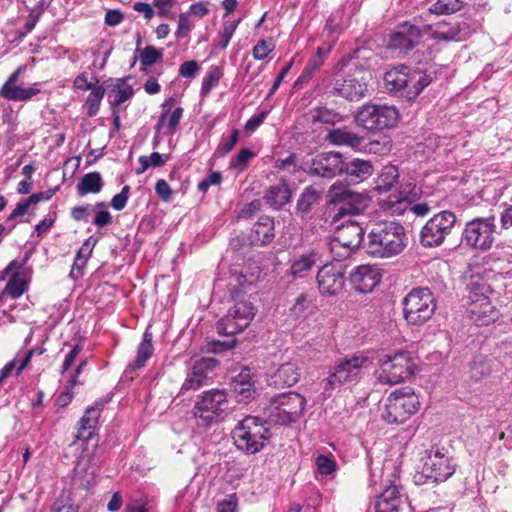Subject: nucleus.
Returning <instances> with one entry per match:
<instances>
[{
    "mask_svg": "<svg viewBox=\"0 0 512 512\" xmlns=\"http://www.w3.org/2000/svg\"><path fill=\"white\" fill-rule=\"evenodd\" d=\"M406 245L404 227L395 221H383L371 227L365 247L372 256L389 258L400 254Z\"/></svg>",
    "mask_w": 512,
    "mask_h": 512,
    "instance_id": "1",
    "label": "nucleus"
},
{
    "mask_svg": "<svg viewBox=\"0 0 512 512\" xmlns=\"http://www.w3.org/2000/svg\"><path fill=\"white\" fill-rule=\"evenodd\" d=\"M398 483V470L392 462H386L379 475L371 469L370 484L375 491L376 512H400L402 498Z\"/></svg>",
    "mask_w": 512,
    "mask_h": 512,
    "instance_id": "2",
    "label": "nucleus"
},
{
    "mask_svg": "<svg viewBox=\"0 0 512 512\" xmlns=\"http://www.w3.org/2000/svg\"><path fill=\"white\" fill-rule=\"evenodd\" d=\"M369 359L363 353H355L337 360L328 370L323 380L324 392L331 394L333 390L344 385H353L360 381L363 369L367 368Z\"/></svg>",
    "mask_w": 512,
    "mask_h": 512,
    "instance_id": "3",
    "label": "nucleus"
},
{
    "mask_svg": "<svg viewBox=\"0 0 512 512\" xmlns=\"http://www.w3.org/2000/svg\"><path fill=\"white\" fill-rule=\"evenodd\" d=\"M232 437L238 450L252 455L265 447L270 434L264 420L255 416H246L233 429Z\"/></svg>",
    "mask_w": 512,
    "mask_h": 512,
    "instance_id": "4",
    "label": "nucleus"
},
{
    "mask_svg": "<svg viewBox=\"0 0 512 512\" xmlns=\"http://www.w3.org/2000/svg\"><path fill=\"white\" fill-rule=\"evenodd\" d=\"M229 410V401L225 389H211L199 394L194 402L192 416L197 425L209 427L217 422Z\"/></svg>",
    "mask_w": 512,
    "mask_h": 512,
    "instance_id": "5",
    "label": "nucleus"
},
{
    "mask_svg": "<svg viewBox=\"0 0 512 512\" xmlns=\"http://www.w3.org/2000/svg\"><path fill=\"white\" fill-rule=\"evenodd\" d=\"M430 82V76L421 71L410 72L405 65L395 67L384 75L386 90L390 93L403 90L408 100L415 99Z\"/></svg>",
    "mask_w": 512,
    "mask_h": 512,
    "instance_id": "6",
    "label": "nucleus"
},
{
    "mask_svg": "<svg viewBox=\"0 0 512 512\" xmlns=\"http://www.w3.org/2000/svg\"><path fill=\"white\" fill-rule=\"evenodd\" d=\"M241 288L234 286L231 297L234 301L227 314L217 322V331L223 335H235L242 332L253 320L255 307L251 302L241 297Z\"/></svg>",
    "mask_w": 512,
    "mask_h": 512,
    "instance_id": "7",
    "label": "nucleus"
},
{
    "mask_svg": "<svg viewBox=\"0 0 512 512\" xmlns=\"http://www.w3.org/2000/svg\"><path fill=\"white\" fill-rule=\"evenodd\" d=\"M469 289L467 313L470 320L478 326L494 323L499 318V311L489 299L490 286L485 282L472 280Z\"/></svg>",
    "mask_w": 512,
    "mask_h": 512,
    "instance_id": "8",
    "label": "nucleus"
},
{
    "mask_svg": "<svg viewBox=\"0 0 512 512\" xmlns=\"http://www.w3.org/2000/svg\"><path fill=\"white\" fill-rule=\"evenodd\" d=\"M398 119L399 112L396 107L373 103L361 106L354 117L357 126L373 132L394 127Z\"/></svg>",
    "mask_w": 512,
    "mask_h": 512,
    "instance_id": "9",
    "label": "nucleus"
},
{
    "mask_svg": "<svg viewBox=\"0 0 512 512\" xmlns=\"http://www.w3.org/2000/svg\"><path fill=\"white\" fill-rule=\"evenodd\" d=\"M404 319L409 325L421 326L435 312L436 304L428 288L412 289L402 301Z\"/></svg>",
    "mask_w": 512,
    "mask_h": 512,
    "instance_id": "10",
    "label": "nucleus"
},
{
    "mask_svg": "<svg viewBox=\"0 0 512 512\" xmlns=\"http://www.w3.org/2000/svg\"><path fill=\"white\" fill-rule=\"evenodd\" d=\"M268 419L273 424L288 425L300 418L303 414L306 399L296 393L287 392L273 397Z\"/></svg>",
    "mask_w": 512,
    "mask_h": 512,
    "instance_id": "11",
    "label": "nucleus"
},
{
    "mask_svg": "<svg viewBox=\"0 0 512 512\" xmlns=\"http://www.w3.org/2000/svg\"><path fill=\"white\" fill-rule=\"evenodd\" d=\"M420 406L418 396L409 388L393 391L387 398L383 419L389 424L405 422Z\"/></svg>",
    "mask_w": 512,
    "mask_h": 512,
    "instance_id": "12",
    "label": "nucleus"
},
{
    "mask_svg": "<svg viewBox=\"0 0 512 512\" xmlns=\"http://www.w3.org/2000/svg\"><path fill=\"white\" fill-rule=\"evenodd\" d=\"M330 197L336 210L333 216L334 223L346 215L352 216L363 213L370 202L367 195L353 192L335 184L330 189Z\"/></svg>",
    "mask_w": 512,
    "mask_h": 512,
    "instance_id": "13",
    "label": "nucleus"
},
{
    "mask_svg": "<svg viewBox=\"0 0 512 512\" xmlns=\"http://www.w3.org/2000/svg\"><path fill=\"white\" fill-rule=\"evenodd\" d=\"M413 367L414 364L406 352L384 355L380 359L378 380L380 383L388 385L404 382L413 374Z\"/></svg>",
    "mask_w": 512,
    "mask_h": 512,
    "instance_id": "14",
    "label": "nucleus"
},
{
    "mask_svg": "<svg viewBox=\"0 0 512 512\" xmlns=\"http://www.w3.org/2000/svg\"><path fill=\"white\" fill-rule=\"evenodd\" d=\"M494 218H476L466 224L463 232L467 245L479 250H488L495 241Z\"/></svg>",
    "mask_w": 512,
    "mask_h": 512,
    "instance_id": "15",
    "label": "nucleus"
},
{
    "mask_svg": "<svg viewBox=\"0 0 512 512\" xmlns=\"http://www.w3.org/2000/svg\"><path fill=\"white\" fill-rule=\"evenodd\" d=\"M346 268L342 263H326L316 275L318 290L324 296H337L345 287Z\"/></svg>",
    "mask_w": 512,
    "mask_h": 512,
    "instance_id": "16",
    "label": "nucleus"
},
{
    "mask_svg": "<svg viewBox=\"0 0 512 512\" xmlns=\"http://www.w3.org/2000/svg\"><path fill=\"white\" fill-rule=\"evenodd\" d=\"M326 140L336 146H346L355 151L378 153L380 143L372 141L369 143L365 142L363 136L352 132L346 128H336L330 130L326 135Z\"/></svg>",
    "mask_w": 512,
    "mask_h": 512,
    "instance_id": "17",
    "label": "nucleus"
},
{
    "mask_svg": "<svg viewBox=\"0 0 512 512\" xmlns=\"http://www.w3.org/2000/svg\"><path fill=\"white\" fill-rule=\"evenodd\" d=\"M368 90L367 79L361 71L336 80L332 93L349 101H359Z\"/></svg>",
    "mask_w": 512,
    "mask_h": 512,
    "instance_id": "18",
    "label": "nucleus"
},
{
    "mask_svg": "<svg viewBox=\"0 0 512 512\" xmlns=\"http://www.w3.org/2000/svg\"><path fill=\"white\" fill-rule=\"evenodd\" d=\"M448 211L433 216L421 230V243L426 247L441 245L448 235Z\"/></svg>",
    "mask_w": 512,
    "mask_h": 512,
    "instance_id": "19",
    "label": "nucleus"
},
{
    "mask_svg": "<svg viewBox=\"0 0 512 512\" xmlns=\"http://www.w3.org/2000/svg\"><path fill=\"white\" fill-rule=\"evenodd\" d=\"M344 165L345 160L340 152H322L313 159L311 170L315 175L333 178L343 174Z\"/></svg>",
    "mask_w": 512,
    "mask_h": 512,
    "instance_id": "20",
    "label": "nucleus"
},
{
    "mask_svg": "<svg viewBox=\"0 0 512 512\" xmlns=\"http://www.w3.org/2000/svg\"><path fill=\"white\" fill-rule=\"evenodd\" d=\"M423 31L412 24L404 23L397 31L391 34L388 48L398 50L399 52H407L419 43Z\"/></svg>",
    "mask_w": 512,
    "mask_h": 512,
    "instance_id": "21",
    "label": "nucleus"
},
{
    "mask_svg": "<svg viewBox=\"0 0 512 512\" xmlns=\"http://www.w3.org/2000/svg\"><path fill=\"white\" fill-rule=\"evenodd\" d=\"M381 273L372 265H360L350 274V283L359 293L371 292L381 281Z\"/></svg>",
    "mask_w": 512,
    "mask_h": 512,
    "instance_id": "22",
    "label": "nucleus"
},
{
    "mask_svg": "<svg viewBox=\"0 0 512 512\" xmlns=\"http://www.w3.org/2000/svg\"><path fill=\"white\" fill-rule=\"evenodd\" d=\"M448 458L439 449L430 454L423 467V473L417 479L415 476V482L419 483L422 477L426 480H432V482L446 481L448 478Z\"/></svg>",
    "mask_w": 512,
    "mask_h": 512,
    "instance_id": "23",
    "label": "nucleus"
},
{
    "mask_svg": "<svg viewBox=\"0 0 512 512\" xmlns=\"http://www.w3.org/2000/svg\"><path fill=\"white\" fill-rule=\"evenodd\" d=\"M103 409L101 402H95L92 406H89L82 418L79 421V429L76 435L78 440L88 442L98 425V420Z\"/></svg>",
    "mask_w": 512,
    "mask_h": 512,
    "instance_id": "24",
    "label": "nucleus"
},
{
    "mask_svg": "<svg viewBox=\"0 0 512 512\" xmlns=\"http://www.w3.org/2000/svg\"><path fill=\"white\" fill-rule=\"evenodd\" d=\"M301 376V367L298 360L285 362L271 376V383L275 386H288L295 385Z\"/></svg>",
    "mask_w": 512,
    "mask_h": 512,
    "instance_id": "25",
    "label": "nucleus"
},
{
    "mask_svg": "<svg viewBox=\"0 0 512 512\" xmlns=\"http://www.w3.org/2000/svg\"><path fill=\"white\" fill-rule=\"evenodd\" d=\"M172 99L165 101L162 104V112L155 125L157 132L164 134H173L183 116V109L181 107L175 108L171 111Z\"/></svg>",
    "mask_w": 512,
    "mask_h": 512,
    "instance_id": "26",
    "label": "nucleus"
},
{
    "mask_svg": "<svg viewBox=\"0 0 512 512\" xmlns=\"http://www.w3.org/2000/svg\"><path fill=\"white\" fill-rule=\"evenodd\" d=\"M321 260V253L318 249H311L295 257L290 266V274L293 278H304L308 275L314 265Z\"/></svg>",
    "mask_w": 512,
    "mask_h": 512,
    "instance_id": "27",
    "label": "nucleus"
},
{
    "mask_svg": "<svg viewBox=\"0 0 512 512\" xmlns=\"http://www.w3.org/2000/svg\"><path fill=\"white\" fill-rule=\"evenodd\" d=\"M363 235L364 230L357 222L348 221L338 227L335 237L338 243L356 250L363 240Z\"/></svg>",
    "mask_w": 512,
    "mask_h": 512,
    "instance_id": "28",
    "label": "nucleus"
},
{
    "mask_svg": "<svg viewBox=\"0 0 512 512\" xmlns=\"http://www.w3.org/2000/svg\"><path fill=\"white\" fill-rule=\"evenodd\" d=\"M373 164L369 160L354 158L350 161H345L343 174L350 179V181L359 183L368 179L373 174Z\"/></svg>",
    "mask_w": 512,
    "mask_h": 512,
    "instance_id": "29",
    "label": "nucleus"
},
{
    "mask_svg": "<svg viewBox=\"0 0 512 512\" xmlns=\"http://www.w3.org/2000/svg\"><path fill=\"white\" fill-rule=\"evenodd\" d=\"M265 203L275 210L281 209L291 199V190L286 181L270 186L263 197Z\"/></svg>",
    "mask_w": 512,
    "mask_h": 512,
    "instance_id": "30",
    "label": "nucleus"
},
{
    "mask_svg": "<svg viewBox=\"0 0 512 512\" xmlns=\"http://www.w3.org/2000/svg\"><path fill=\"white\" fill-rule=\"evenodd\" d=\"M98 240L93 236L88 237L77 251L70 276L73 279H78L83 275V269L86 266L89 258L92 255V251L97 244Z\"/></svg>",
    "mask_w": 512,
    "mask_h": 512,
    "instance_id": "31",
    "label": "nucleus"
},
{
    "mask_svg": "<svg viewBox=\"0 0 512 512\" xmlns=\"http://www.w3.org/2000/svg\"><path fill=\"white\" fill-rule=\"evenodd\" d=\"M251 237L256 245L270 243L275 237L273 219L268 216L260 217L253 226Z\"/></svg>",
    "mask_w": 512,
    "mask_h": 512,
    "instance_id": "32",
    "label": "nucleus"
},
{
    "mask_svg": "<svg viewBox=\"0 0 512 512\" xmlns=\"http://www.w3.org/2000/svg\"><path fill=\"white\" fill-rule=\"evenodd\" d=\"M39 93L40 88L38 83H34L32 86L28 88L13 85L9 87H1L0 89V96L9 101L14 102L28 101Z\"/></svg>",
    "mask_w": 512,
    "mask_h": 512,
    "instance_id": "33",
    "label": "nucleus"
},
{
    "mask_svg": "<svg viewBox=\"0 0 512 512\" xmlns=\"http://www.w3.org/2000/svg\"><path fill=\"white\" fill-rule=\"evenodd\" d=\"M383 211L393 216L403 215L410 207V201L407 195L400 192L399 195H389V197L380 202Z\"/></svg>",
    "mask_w": 512,
    "mask_h": 512,
    "instance_id": "34",
    "label": "nucleus"
},
{
    "mask_svg": "<svg viewBox=\"0 0 512 512\" xmlns=\"http://www.w3.org/2000/svg\"><path fill=\"white\" fill-rule=\"evenodd\" d=\"M103 179L99 172H90L85 174L78 182L76 188L79 196L87 194H97L103 188Z\"/></svg>",
    "mask_w": 512,
    "mask_h": 512,
    "instance_id": "35",
    "label": "nucleus"
},
{
    "mask_svg": "<svg viewBox=\"0 0 512 512\" xmlns=\"http://www.w3.org/2000/svg\"><path fill=\"white\" fill-rule=\"evenodd\" d=\"M399 172L396 166L387 165L384 166L375 180L374 190L378 193H384L389 191L394 184L398 181Z\"/></svg>",
    "mask_w": 512,
    "mask_h": 512,
    "instance_id": "36",
    "label": "nucleus"
},
{
    "mask_svg": "<svg viewBox=\"0 0 512 512\" xmlns=\"http://www.w3.org/2000/svg\"><path fill=\"white\" fill-rule=\"evenodd\" d=\"M492 372V360L486 356L477 355L470 363V377L480 381Z\"/></svg>",
    "mask_w": 512,
    "mask_h": 512,
    "instance_id": "37",
    "label": "nucleus"
},
{
    "mask_svg": "<svg viewBox=\"0 0 512 512\" xmlns=\"http://www.w3.org/2000/svg\"><path fill=\"white\" fill-rule=\"evenodd\" d=\"M319 199L320 194L314 187H306L297 201V212L301 216L308 215L313 205H315Z\"/></svg>",
    "mask_w": 512,
    "mask_h": 512,
    "instance_id": "38",
    "label": "nucleus"
},
{
    "mask_svg": "<svg viewBox=\"0 0 512 512\" xmlns=\"http://www.w3.org/2000/svg\"><path fill=\"white\" fill-rule=\"evenodd\" d=\"M152 338V333L146 330L143 335V339L139 344L133 368L138 369L144 367L147 360L153 355L154 347L152 345Z\"/></svg>",
    "mask_w": 512,
    "mask_h": 512,
    "instance_id": "39",
    "label": "nucleus"
},
{
    "mask_svg": "<svg viewBox=\"0 0 512 512\" xmlns=\"http://www.w3.org/2000/svg\"><path fill=\"white\" fill-rule=\"evenodd\" d=\"M312 121L314 123L319 122L323 124L335 125L344 120L343 115L335 111L334 109L326 106L315 107L312 112Z\"/></svg>",
    "mask_w": 512,
    "mask_h": 512,
    "instance_id": "40",
    "label": "nucleus"
},
{
    "mask_svg": "<svg viewBox=\"0 0 512 512\" xmlns=\"http://www.w3.org/2000/svg\"><path fill=\"white\" fill-rule=\"evenodd\" d=\"M232 386L238 402H245L251 399L255 393L253 383L250 379H245L243 374H240L233 381Z\"/></svg>",
    "mask_w": 512,
    "mask_h": 512,
    "instance_id": "41",
    "label": "nucleus"
},
{
    "mask_svg": "<svg viewBox=\"0 0 512 512\" xmlns=\"http://www.w3.org/2000/svg\"><path fill=\"white\" fill-rule=\"evenodd\" d=\"M105 95V89L102 85H96L90 90L87 96L85 106L87 108V114L90 117L96 116L99 112L101 102Z\"/></svg>",
    "mask_w": 512,
    "mask_h": 512,
    "instance_id": "42",
    "label": "nucleus"
},
{
    "mask_svg": "<svg viewBox=\"0 0 512 512\" xmlns=\"http://www.w3.org/2000/svg\"><path fill=\"white\" fill-rule=\"evenodd\" d=\"M114 98L112 101L113 106H120L127 100H129L133 94V87L126 82L125 79H119L114 87Z\"/></svg>",
    "mask_w": 512,
    "mask_h": 512,
    "instance_id": "43",
    "label": "nucleus"
},
{
    "mask_svg": "<svg viewBox=\"0 0 512 512\" xmlns=\"http://www.w3.org/2000/svg\"><path fill=\"white\" fill-rule=\"evenodd\" d=\"M223 73L218 66H211L202 80L201 95L206 96L218 84Z\"/></svg>",
    "mask_w": 512,
    "mask_h": 512,
    "instance_id": "44",
    "label": "nucleus"
},
{
    "mask_svg": "<svg viewBox=\"0 0 512 512\" xmlns=\"http://www.w3.org/2000/svg\"><path fill=\"white\" fill-rule=\"evenodd\" d=\"M27 289V283L23 277L17 272L9 279L5 287V293L11 298H19Z\"/></svg>",
    "mask_w": 512,
    "mask_h": 512,
    "instance_id": "45",
    "label": "nucleus"
},
{
    "mask_svg": "<svg viewBox=\"0 0 512 512\" xmlns=\"http://www.w3.org/2000/svg\"><path fill=\"white\" fill-rule=\"evenodd\" d=\"M99 84V79L91 72L80 73L73 81V88L81 91H88Z\"/></svg>",
    "mask_w": 512,
    "mask_h": 512,
    "instance_id": "46",
    "label": "nucleus"
},
{
    "mask_svg": "<svg viewBox=\"0 0 512 512\" xmlns=\"http://www.w3.org/2000/svg\"><path fill=\"white\" fill-rule=\"evenodd\" d=\"M92 211L95 212L93 224L97 227H106L112 223L111 213L107 210L105 202H98L92 207Z\"/></svg>",
    "mask_w": 512,
    "mask_h": 512,
    "instance_id": "47",
    "label": "nucleus"
},
{
    "mask_svg": "<svg viewBox=\"0 0 512 512\" xmlns=\"http://www.w3.org/2000/svg\"><path fill=\"white\" fill-rule=\"evenodd\" d=\"M312 300L309 295L306 293L300 294L296 299L292 307L290 308V315L294 319H299L306 314V311L309 309Z\"/></svg>",
    "mask_w": 512,
    "mask_h": 512,
    "instance_id": "48",
    "label": "nucleus"
},
{
    "mask_svg": "<svg viewBox=\"0 0 512 512\" xmlns=\"http://www.w3.org/2000/svg\"><path fill=\"white\" fill-rule=\"evenodd\" d=\"M329 250L336 261L335 263H341L355 251L354 248H348L346 245L343 246L342 243H338L336 237L330 241Z\"/></svg>",
    "mask_w": 512,
    "mask_h": 512,
    "instance_id": "49",
    "label": "nucleus"
},
{
    "mask_svg": "<svg viewBox=\"0 0 512 512\" xmlns=\"http://www.w3.org/2000/svg\"><path fill=\"white\" fill-rule=\"evenodd\" d=\"M216 364L217 361L214 358H201L194 362L192 371L205 381L208 373L216 367Z\"/></svg>",
    "mask_w": 512,
    "mask_h": 512,
    "instance_id": "50",
    "label": "nucleus"
},
{
    "mask_svg": "<svg viewBox=\"0 0 512 512\" xmlns=\"http://www.w3.org/2000/svg\"><path fill=\"white\" fill-rule=\"evenodd\" d=\"M424 31L429 33L432 39L442 41L448 40V28L447 23L444 20L424 26Z\"/></svg>",
    "mask_w": 512,
    "mask_h": 512,
    "instance_id": "51",
    "label": "nucleus"
},
{
    "mask_svg": "<svg viewBox=\"0 0 512 512\" xmlns=\"http://www.w3.org/2000/svg\"><path fill=\"white\" fill-rule=\"evenodd\" d=\"M240 22H241V20L237 19V20H234L231 22L224 23L223 30H222V33L220 36V41L217 44V46L219 48L225 49L228 46V44H229L231 38L233 37V34H234L235 30L237 29Z\"/></svg>",
    "mask_w": 512,
    "mask_h": 512,
    "instance_id": "52",
    "label": "nucleus"
},
{
    "mask_svg": "<svg viewBox=\"0 0 512 512\" xmlns=\"http://www.w3.org/2000/svg\"><path fill=\"white\" fill-rule=\"evenodd\" d=\"M275 48L272 40L261 39L253 47L252 54L256 60H264Z\"/></svg>",
    "mask_w": 512,
    "mask_h": 512,
    "instance_id": "53",
    "label": "nucleus"
},
{
    "mask_svg": "<svg viewBox=\"0 0 512 512\" xmlns=\"http://www.w3.org/2000/svg\"><path fill=\"white\" fill-rule=\"evenodd\" d=\"M162 58V52L153 46L145 47L140 54V63L144 67L152 66Z\"/></svg>",
    "mask_w": 512,
    "mask_h": 512,
    "instance_id": "54",
    "label": "nucleus"
},
{
    "mask_svg": "<svg viewBox=\"0 0 512 512\" xmlns=\"http://www.w3.org/2000/svg\"><path fill=\"white\" fill-rule=\"evenodd\" d=\"M315 464L318 472L323 475H329L336 469V462L331 455H319L315 460Z\"/></svg>",
    "mask_w": 512,
    "mask_h": 512,
    "instance_id": "55",
    "label": "nucleus"
},
{
    "mask_svg": "<svg viewBox=\"0 0 512 512\" xmlns=\"http://www.w3.org/2000/svg\"><path fill=\"white\" fill-rule=\"evenodd\" d=\"M239 140V131L234 129L229 137H223L218 148L217 153L220 156L228 154L236 145Z\"/></svg>",
    "mask_w": 512,
    "mask_h": 512,
    "instance_id": "56",
    "label": "nucleus"
},
{
    "mask_svg": "<svg viewBox=\"0 0 512 512\" xmlns=\"http://www.w3.org/2000/svg\"><path fill=\"white\" fill-rule=\"evenodd\" d=\"M194 28L193 23L191 22L188 13H181L178 17V27L175 33V36L180 38H186L189 36V33Z\"/></svg>",
    "mask_w": 512,
    "mask_h": 512,
    "instance_id": "57",
    "label": "nucleus"
},
{
    "mask_svg": "<svg viewBox=\"0 0 512 512\" xmlns=\"http://www.w3.org/2000/svg\"><path fill=\"white\" fill-rule=\"evenodd\" d=\"M254 157V153L247 148L241 149L233 159L231 166L238 170H243L247 163Z\"/></svg>",
    "mask_w": 512,
    "mask_h": 512,
    "instance_id": "58",
    "label": "nucleus"
},
{
    "mask_svg": "<svg viewBox=\"0 0 512 512\" xmlns=\"http://www.w3.org/2000/svg\"><path fill=\"white\" fill-rule=\"evenodd\" d=\"M205 381L201 379L196 373L192 370L188 373L184 383L181 386V392L189 391V390H197L204 385Z\"/></svg>",
    "mask_w": 512,
    "mask_h": 512,
    "instance_id": "59",
    "label": "nucleus"
},
{
    "mask_svg": "<svg viewBox=\"0 0 512 512\" xmlns=\"http://www.w3.org/2000/svg\"><path fill=\"white\" fill-rule=\"evenodd\" d=\"M325 57L326 55L323 48L318 47L316 53L310 58L307 65L305 66L307 73H314L317 69H319L323 65Z\"/></svg>",
    "mask_w": 512,
    "mask_h": 512,
    "instance_id": "60",
    "label": "nucleus"
},
{
    "mask_svg": "<svg viewBox=\"0 0 512 512\" xmlns=\"http://www.w3.org/2000/svg\"><path fill=\"white\" fill-rule=\"evenodd\" d=\"M129 194H130V187L126 185L122 188V190L119 194H116L113 196V198L111 200V206L115 210L121 211L122 209L125 208V206L127 204Z\"/></svg>",
    "mask_w": 512,
    "mask_h": 512,
    "instance_id": "61",
    "label": "nucleus"
},
{
    "mask_svg": "<svg viewBox=\"0 0 512 512\" xmlns=\"http://www.w3.org/2000/svg\"><path fill=\"white\" fill-rule=\"evenodd\" d=\"M177 0H153V6L159 17H168Z\"/></svg>",
    "mask_w": 512,
    "mask_h": 512,
    "instance_id": "62",
    "label": "nucleus"
},
{
    "mask_svg": "<svg viewBox=\"0 0 512 512\" xmlns=\"http://www.w3.org/2000/svg\"><path fill=\"white\" fill-rule=\"evenodd\" d=\"M76 382V380L71 379L65 389L60 393L57 398V403L59 406L65 407L72 401L74 396L73 388Z\"/></svg>",
    "mask_w": 512,
    "mask_h": 512,
    "instance_id": "63",
    "label": "nucleus"
},
{
    "mask_svg": "<svg viewBox=\"0 0 512 512\" xmlns=\"http://www.w3.org/2000/svg\"><path fill=\"white\" fill-rule=\"evenodd\" d=\"M199 70L200 66L198 62L195 60H190L185 61L180 65L179 73L184 78H193Z\"/></svg>",
    "mask_w": 512,
    "mask_h": 512,
    "instance_id": "64",
    "label": "nucleus"
}]
</instances>
